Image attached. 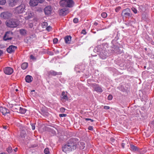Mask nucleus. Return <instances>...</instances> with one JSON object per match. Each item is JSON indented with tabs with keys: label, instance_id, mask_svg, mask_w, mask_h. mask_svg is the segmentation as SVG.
<instances>
[{
	"label": "nucleus",
	"instance_id": "40",
	"mask_svg": "<svg viewBox=\"0 0 154 154\" xmlns=\"http://www.w3.org/2000/svg\"><path fill=\"white\" fill-rule=\"evenodd\" d=\"M73 22L75 23H77L78 22V19L77 18H75L73 20Z\"/></svg>",
	"mask_w": 154,
	"mask_h": 154
},
{
	"label": "nucleus",
	"instance_id": "18",
	"mask_svg": "<svg viewBox=\"0 0 154 154\" xmlns=\"http://www.w3.org/2000/svg\"><path fill=\"white\" fill-rule=\"evenodd\" d=\"M50 75H52L54 76L61 75L62 73L61 72H57L54 70H51L49 72Z\"/></svg>",
	"mask_w": 154,
	"mask_h": 154
},
{
	"label": "nucleus",
	"instance_id": "5",
	"mask_svg": "<svg viewBox=\"0 0 154 154\" xmlns=\"http://www.w3.org/2000/svg\"><path fill=\"white\" fill-rule=\"evenodd\" d=\"M25 8V5L24 4H22L15 8L14 12L17 14H23L26 10Z\"/></svg>",
	"mask_w": 154,
	"mask_h": 154
},
{
	"label": "nucleus",
	"instance_id": "1",
	"mask_svg": "<svg viewBox=\"0 0 154 154\" xmlns=\"http://www.w3.org/2000/svg\"><path fill=\"white\" fill-rule=\"evenodd\" d=\"M79 143L78 140L75 138H71L66 144L62 147V151L66 152H69L76 149Z\"/></svg>",
	"mask_w": 154,
	"mask_h": 154
},
{
	"label": "nucleus",
	"instance_id": "23",
	"mask_svg": "<svg viewBox=\"0 0 154 154\" xmlns=\"http://www.w3.org/2000/svg\"><path fill=\"white\" fill-rule=\"evenodd\" d=\"M123 15L125 17H128L130 16V14L128 12H127L126 11V10L125 9L123 10L122 12Z\"/></svg>",
	"mask_w": 154,
	"mask_h": 154
},
{
	"label": "nucleus",
	"instance_id": "31",
	"mask_svg": "<svg viewBox=\"0 0 154 154\" xmlns=\"http://www.w3.org/2000/svg\"><path fill=\"white\" fill-rule=\"evenodd\" d=\"M138 151H139V152H140V154H144V153H145V152H146V150L144 149H141L140 150H139Z\"/></svg>",
	"mask_w": 154,
	"mask_h": 154
},
{
	"label": "nucleus",
	"instance_id": "32",
	"mask_svg": "<svg viewBox=\"0 0 154 154\" xmlns=\"http://www.w3.org/2000/svg\"><path fill=\"white\" fill-rule=\"evenodd\" d=\"M6 3V0H0V5H4Z\"/></svg>",
	"mask_w": 154,
	"mask_h": 154
},
{
	"label": "nucleus",
	"instance_id": "58",
	"mask_svg": "<svg viewBox=\"0 0 154 154\" xmlns=\"http://www.w3.org/2000/svg\"><path fill=\"white\" fill-rule=\"evenodd\" d=\"M90 120V121H91V122H93V121H94V120H93V119H91V120Z\"/></svg>",
	"mask_w": 154,
	"mask_h": 154
},
{
	"label": "nucleus",
	"instance_id": "47",
	"mask_svg": "<svg viewBox=\"0 0 154 154\" xmlns=\"http://www.w3.org/2000/svg\"><path fill=\"white\" fill-rule=\"evenodd\" d=\"M88 129L92 131L93 130V127L91 126H89L88 128Z\"/></svg>",
	"mask_w": 154,
	"mask_h": 154
},
{
	"label": "nucleus",
	"instance_id": "24",
	"mask_svg": "<svg viewBox=\"0 0 154 154\" xmlns=\"http://www.w3.org/2000/svg\"><path fill=\"white\" fill-rule=\"evenodd\" d=\"M94 89L95 91L97 92H102L103 91L102 88L98 86H96Z\"/></svg>",
	"mask_w": 154,
	"mask_h": 154
},
{
	"label": "nucleus",
	"instance_id": "17",
	"mask_svg": "<svg viewBox=\"0 0 154 154\" xmlns=\"http://www.w3.org/2000/svg\"><path fill=\"white\" fill-rule=\"evenodd\" d=\"M19 0H9V5L11 7L15 5L18 2Z\"/></svg>",
	"mask_w": 154,
	"mask_h": 154
},
{
	"label": "nucleus",
	"instance_id": "6",
	"mask_svg": "<svg viewBox=\"0 0 154 154\" xmlns=\"http://www.w3.org/2000/svg\"><path fill=\"white\" fill-rule=\"evenodd\" d=\"M44 0H30L29 2V5L34 7L37 5L39 3H42Z\"/></svg>",
	"mask_w": 154,
	"mask_h": 154
},
{
	"label": "nucleus",
	"instance_id": "11",
	"mask_svg": "<svg viewBox=\"0 0 154 154\" xmlns=\"http://www.w3.org/2000/svg\"><path fill=\"white\" fill-rule=\"evenodd\" d=\"M34 15L33 12L31 11H28L24 15V17L26 20H28L32 18Z\"/></svg>",
	"mask_w": 154,
	"mask_h": 154
},
{
	"label": "nucleus",
	"instance_id": "26",
	"mask_svg": "<svg viewBox=\"0 0 154 154\" xmlns=\"http://www.w3.org/2000/svg\"><path fill=\"white\" fill-rule=\"evenodd\" d=\"M26 109L20 107H19V112L21 114H24L26 112Z\"/></svg>",
	"mask_w": 154,
	"mask_h": 154
},
{
	"label": "nucleus",
	"instance_id": "19",
	"mask_svg": "<svg viewBox=\"0 0 154 154\" xmlns=\"http://www.w3.org/2000/svg\"><path fill=\"white\" fill-rule=\"evenodd\" d=\"M33 79L32 77L29 75H27L25 78V80L26 82L28 83H30L31 82Z\"/></svg>",
	"mask_w": 154,
	"mask_h": 154
},
{
	"label": "nucleus",
	"instance_id": "20",
	"mask_svg": "<svg viewBox=\"0 0 154 154\" xmlns=\"http://www.w3.org/2000/svg\"><path fill=\"white\" fill-rule=\"evenodd\" d=\"M64 40L66 43H69L71 40V37L70 36H67L65 37Z\"/></svg>",
	"mask_w": 154,
	"mask_h": 154
},
{
	"label": "nucleus",
	"instance_id": "35",
	"mask_svg": "<svg viewBox=\"0 0 154 154\" xmlns=\"http://www.w3.org/2000/svg\"><path fill=\"white\" fill-rule=\"evenodd\" d=\"M30 59L32 60H36V58L32 55H31L30 56Z\"/></svg>",
	"mask_w": 154,
	"mask_h": 154
},
{
	"label": "nucleus",
	"instance_id": "30",
	"mask_svg": "<svg viewBox=\"0 0 154 154\" xmlns=\"http://www.w3.org/2000/svg\"><path fill=\"white\" fill-rule=\"evenodd\" d=\"M44 152L45 154H48L50 153L49 149L48 148H45L44 150Z\"/></svg>",
	"mask_w": 154,
	"mask_h": 154
},
{
	"label": "nucleus",
	"instance_id": "3",
	"mask_svg": "<svg viewBox=\"0 0 154 154\" xmlns=\"http://www.w3.org/2000/svg\"><path fill=\"white\" fill-rule=\"evenodd\" d=\"M60 4L63 7L72 8L74 5V2L72 0H61L60 1Z\"/></svg>",
	"mask_w": 154,
	"mask_h": 154
},
{
	"label": "nucleus",
	"instance_id": "41",
	"mask_svg": "<svg viewBox=\"0 0 154 154\" xmlns=\"http://www.w3.org/2000/svg\"><path fill=\"white\" fill-rule=\"evenodd\" d=\"M81 33L84 35H85L86 34V32L85 30H82V31Z\"/></svg>",
	"mask_w": 154,
	"mask_h": 154
},
{
	"label": "nucleus",
	"instance_id": "37",
	"mask_svg": "<svg viewBox=\"0 0 154 154\" xmlns=\"http://www.w3.org/2000/svg\"><path fill=\"white\" fill-rule=\"evenodd\" d=\"M51 29V27L50 26H48L46 27V29L48 31H50Z\"/></svg>",
	"mask_w": 154,
	"mask_h": 154
},
{
	"label": "nucleus",
	"instance_id": "33",
	"mask_svg": "<svg viewBox=\"0 0 154 154\" xmlns=\"http://www.w3.org/2000/svg\"><path fill=\"white\" fill-rule=\"evenodd\" d=\"M12 151V148L11 147H9L7 149V151L8 153L11 152Z\"/></svg>",
	"mask_w": 154,
	"mask_h": 154
},
{
	"label": "nucleus",
	"instance_id": "42",
	"mask_svg": "<svg viewBox=\"0 0 154 154\" xmlns=\"http://www.w3.org/2000/svg\"><path fill=\"white\" fill-rule=\"evenodd\" d=\"M66 116V114H60L59 115V116L60 117H65Z\"/></svg>",
	"mask_w": 154,
	"mask_h": 154
},
{
	"label": "nucleus",
	"instance_id": "56",
	"mask_svg": "<svg viewBox=\"0 0 154 154\" xmlns=\"http://www.w3.org/2000/svg\"><path fill=\"white\" fill-rule=\"evenodd\" d=\"M0 154H6L4 152H2V153H0Z\"/></svg>",
	"mask_w": 154,
	"mask_h": 154
},
{
	"label": "nucleus",
	"instance_id": "59",
	"mask_svg": "<svg viewBox=\"0 0 154 154\" xmlns=\"http://www.w3.org/2000/svg\"><path fill=\"white\" fill-rule=\"evenodd\" d=\"M122 147L123 148H124V146L123 145V144H122Z\"/></svg>",
	"mask_w": 154,
	"mask_h": 154
},
{
	"label": "nucleus",
	"instance_id": "60",
	"mask_svg": "<svg viewBox=\"0 0 154 154\" xmlns=\"http://www.w3.org/2000/svg\"><path fill=\"white\" fill-rule=\"evenodd\" d=\"M35 91V90H33L32 91Z\"/></svg>",
	"mask_w": 154,
	"mask_h": 154
},
{
	"label": "nucleus",
	"instance_id": "55",
	"mask_svg": "<svg viewBox=\"0 0 154 154\" xmlns=\"http://www.w3.org/2000/svg\"><path fill=\"white\" fill-rule=\"evenodd\" d=\"M151 123L152 125H154V121H152Z\"/></svg>",
	"mask_w": 154,
	"mask_h": 154
},
{
	"label": "nucleus",
	"instance_id": "54",
	"mask_svg": "<svg viewBox=\"0 0 154 154\" xmlns=\"http://www.w3.org/2000/svg\"><path fill=\"white\" fill-rule=\"evenodd\" d=\"M151 44L152 45H154V42L152 41L151 42Z\"/></svg>",
	"mask_w": 154,
	"mask_h": 154
},
{
	"label": "nucleus",
	"instance_id": "46",
	"mask_svg": "<svg viewBox=\"0 0 154 154\" xmlns=\"http://www.w3.org/2000/svg\"><path fill=\"white\" fill-rule=\"evenodd\" d=\"M60 110L61 111L64 112L65 111V109L63 108H60Z\"/></svg>",
	"mask_w": 154,
	"mask_h": 154
},
{
	"label": "nucleus",
	"instance_id": "52",
	"mask_svg": "<svg viewBox=\"0 0 154 154\" xmlns=\"http://www.w3.org/2000/svg\"><path fill=\"white\" fill-rule=\"evenodd\" d=\"M94 25L95 26H97L98 25V23L97 22H95L94 23Z\"/></svg>",
	"mask_w": 154,
	"mask_h": 154
},
{
	"label": "nucleus",
	"instance_id": "14",
	"mask_svg": "<svg viewBox=\"0 0 154 154\" xmlns=\"http://www.w3.org/2000/svg\"><path fill=\"white\" fill-rule=\"evenodd\" d=\"M75 70L78 72H82L84 69V66L83 65H78L75 66Z\"/></svg>",
	"mask_w": 154,
	"mask_h": 154
},
{
	"label": "nucleus",
	"instance_id": "53",
	"mask_svg": "<svg viewBox=\"0 0 154 154\" xmlns=\"http://www.w3.org/2000/svg\"><path fill=\"white\" fill-rule=\"evenodd\" d=\"M85 120L86 121H89V120H91V119H89V118H86V119H85Z\"/></svg>",
	"mask_w": 154,
	"mask_h": 154
},
{
	"label": "nucleus",
	"instance_id": "34",
	"mask_svg": "<svg viewBox=\"0 0 154 154\" xmlns=\"http://www.w3.org/2000/svg\"><path fill=\"white\" fill-rule=\"evenodd\" d=\"M131 10L135 14H136L137 13V10L135 8H132Z\"/></svg>",
	"mask_w": 154,
	"mask_h": 154
},
{
	"label": "nucleus",
	"instance_id": "9",
	"mask_svg": "<svg viewBox=\"0 0 154 154\" xmlns=\"http://www.w3.org/2000/svg\"><path fill=\"white\" fill-rule=\"evenodd\" d=\"M44 11L46 15H49L51 14L53 11L51 6H48L46 7L44 9Z\"/></svg>",
	"mask_w": 154,
	"mask_h": 154
},
{
	"label": "nucleus",
	"instance_id": "16",
	"mask_svg": "<svg viewBox=\"0 0 154 154\" xmlns=\"http://www.w3.org/2000/svg\"><path fill=\"white\" fill-rule=\"evenodd\" d=\"M111 43L113 44L112 47V48H114L115 50L118 51L119 48L116 45L117 42L116 40H113L112 41Z\"/></svg>",
	"mask_w": 154,
	"mask_h": 154
},
{
	"label": "nucleus",
	"instance_id": "15",
	"mask_svg": "<svg viewBox=\"0 0 154 154\" xmlns=\"http://www.w3.org/2000/svg\"><path fill=\"white\" fill-rule=\"evenodd\" d=\"M0 111L4 115H5L6 114L9 113V110L2 107H0Z\"/></svg>",
	"mask_w": 154,
	"mask_h": 154
},
{
	"label": "nucleus",
	"instance_id": "21",
	"mask_svg": "<svg viewBox=\"0 0 154 154\" xmlns=\"http://www.w3.org/2000/svg\"><path fill=\"white\" fill-rule=\"evenodd\" d=\"M131 150L133 151H139L138 148L133 145L131 144L130 146Z\"/></svg>",
	"mask_w": 154,
	"mask_h": 154
},
{
	"label": "nucleus",
	"instance_id": "48",
	"mask_svg": "<svg viewBox=\"0 0 154 154\" xmlns=\"http://www.w3.org/2000/svg\"><path fill=\"white\" fill-rule=\"evenodd\" d=\"M29 27L31 28L33 26V25L32 24L30 23L29 24Z\"/></svg>",
	"mask_w": 154,
	"mask_h": 154
},
{
	"label": "nucleus",
	"instance_id": "49",
	"mask_svg": "<svg viewBox=\"0 0 154 154\" xmlns=\"http://www.w3.org/2000/svg\"><path fill=\"white\" fill-rule=\"evenodd\" d=\"M3 128L4 129H6L7 128V126H4L3 127Z\"/></svg>",
	"mask_w": 154,
	"mask_h": 154
},
{
	"label": "nucleus",
	"instance_id": "29",
	"mask_svg": "<svg viewBox=\"0 0 154 154\" xmlns=\"http://www.w3.org/2000/svg\"><path fill=\"white\" fill-rule=\"evenodd\" d=\"M107 14L106 12H103L101 14V17L103 18H106L107 17Z\"/></svg>",
	"mask_w": 154,
	"mask_h": 154
},
{
	"label": "nucleus",
	"instance_id": "50",
	"mask_svg": "<svg viewBox=\"0 0 154 154\" xmlns=\"http://www.w3.org/2000/svg\"><path fill=\"white\" fill-rule=\"evenodd\" d=\"M17 150V148L16 147L15 149H14V150L15 152H16Z\"/></svg>",
	"mask_w": 154,
	"mask_h": 154
},
{
	"label": "nucleus",
	"instance_id": "8",
	"mask_svg": "<svg viewBox=\"0 0 154 154\" xmlns=\"http://www.w3.org/2000/svg\"><path fill=\"white\" fill-rule=\"evenodd\" d=\"M12 32L10 31L7 32L4 36L3 39L5 41H7L11 39L12 38Z\"/></svg>",
	"mask_w": 154,
	"mask_h": 154
},
{
	"label": "nucleus",
	"instance_id": "44",
	"mask_svg": "<svg viewBox=\"0 0 154 154\" xmlns=\"http://www.w3.org/2000/svg\"><path fill=\"white\" fill-rule=\"evenodd\" d=\"M120 8H121L120 7H118V8H116L115 10L116 12H118L119 11L120 9Z\"/></svg>",
	"mask_w": 154,
	"mask_h": 154
},
{
	"label": "nucleus",
	"instance_id": "10",
	"mask_svg": "<svg viewBox=\"0 0 154 154\" xmlns=\"http://www.w3.org/2000/svg\"><path fill=\"white\" fill-rule=\"evenodd\" d=\"M4 71L5 74L9 75L13 73L14 70L12 68L7 67L4 69Z\"/></svg>",
	"mask_w": 154,
	"mask_h": 154
},
{
	"label": "nucleus",
	"instance_id": "51",
	"mask_svg": "<svg viewBox=\"0 0 154 154\" xmlns=\"http://www.w3.org/2000/svg\"><path fill=\"white\" fill-rule=\"evenodd\" d=\"M3 52L2 51L0 50V56L2 55V54Z\"/></svg>",
	"mask_w": 154,
	"mask_h": 154
},
{
	"label": "nucleus",
	"instance_id": "28",
	"mask_svg": "<svg viewBox=\"0 0 154 154\" xmlns=\"http://www.w3.org/2000/svg\"><path fill=\"white\" fill-rule=\"evenodd\" d=\"M48 25V23L46 22H43L42 23V26L43 28H45Z\"/></svg>",
	"mask_w": 154,
	"mask_h": 154
},
{
	"label": "nucleus",
	"instance_id": "43",
	"mask_svg": "<svg viewBox=\"0 0 154 154\" xmlns=\"http://www.w3.org/2000/svg\"><path fill=\"white\" fill-rule=\"evenodd\" d=\"M103 108L106 109H108L110 108V107L109 106H104Z\"/></svg>",
	"mask_w": 154,
	"mask_h": 154
},
{
	"label": "nucleus",
	"instance_id": "13",
	"mask_svg": "<svg viewBox=\"0 0 154 154\" xmlns=\"http://www.w3.org/2000/svg\"><path fill=\"white\" fill-rule=\"evenodd\" d=\"M17 48V47L16 46L11 45L7 49V51L8 53H11L14 52Z\"/></svg>",
	"mask_w": 154,
	"mask_h": 154
},
{
	"label": "nucleus",
	"instance_id": "45",
	"mask_svg": "<svg viewBox=\"0 0 154 154\" xmlns=\"http://www.w3.org/2000/svg\"><path fill=\"white\" fill-rule=\"evenodd\" d=\"M80 144L82 146V149H83L84 147H85V143L83 142H81Z\"/></svg>",
	"mask_w": 154,
	"mask_h": 154
},
{
	"label": "nucleus",
	"instance_id": "38",
	"mask_svg": "<svg viewBox=\"0 0 154 154\" xmlns=\"http://www.w3.org/2000/svg\"><path fill=\"white\" fill-rule=\"evenodd\" d=\"M112 98V96L111 95H109L108 97V99L109 100H111Z\"/></svg>",
	"mask_w": 154,
	"mask_h": 154
},
{
	"label": "nucleus",
	"instance_id": "25",
	"mask_svg": "<svg viewBox=\"0 0 154 154\" xmlns=\"http://www.w3.org/2000/svg\"><path fill=\"white\" fill-rule=\"evenodd\" d=\"M28 66V63H24L21 65V68L23 69H25Z\"/></svg>",
	"mask_w": 154,
	"mask_h": 154
},
{
	"label": "nucleus",
	"instance_id": "36",
	"mask_svg": "<svg viewBox=\"0 0 154 154\" xmlns=\"http://www.w3.org/2000/svg\"><path fill=\"white\" fill-rule=\"evenodd\" d=\"M31 126H32V130H34L35 129V124H31Z\"/></svg>",
	"mask_w": 154,
	"mask_h": 154
},
{
	"label": "nucleus",
	"instance_id": "12",
	"mask_svg": "<svg viewBox=\"0 0 154 154\" xmlns=\"http://www.w3.org/2000/svg\"><path fill=\"white\" fill-rule=\"evenodd\" d=\"M69 12V10L66 8H63L59 11V14L60 15L65 16Z\"/></svg>",
	"mask_w": 154,
	"mask_h": 154
},
{
	"label": "nucleus",
	"instance_id": "7",
	"mask_svg": "<svg viewBox=\"0 0 154 154\" xmlns=\"http://www.w3.org/2000/svg\"><path fill=\"white\" fill-rule=\"evenodd\" d=\"M12 14L8 12H4L0 14L1 17L3 19H6L11 17Z\"/></svg>",
	"mask_w": 154,
	"mask_h": 154
},
{
	"label": "nucleus",
	"instance_id": "57",
	"mask_svg": "<svg viewBox=\"0 0 154 154\" xmlns=\"http://www.w3.org/2000/svg\"><path fill=\"white\" fill-rule=\"evenodd\" d=\"M15 91H17H17H18V89H16V90H15Z\"/></svg>",
	"mask_w": 154,
	"mask_h": 154
},
{
	"label": "nucleus",
	"instance_id": "4",
	"mask_svg": "<svg viewBox=\"0 0 154 154\" xmlns=\"http://www.w3.org/2000/svg\"><path fill=\"white\" fill-rule=\"evenodd\" d=\"M7 26L11 28H14L17 27L19 25V22L16 19H12L7 20L6 22Z\"/></svg>",
	"mask_w": 154,
	"mask_h": 154
},
{
	"label": "nucleus",
	"instance_id": "39",
	"mask_svg": "<svg viewBox=\"0 0 154 154\" xmlns=\"http://www.w3.org/2000/svg\"><path fill=\"white\" fill-rule=\"evenodd\" d=\"M58 41V39L57 38H55L53 39V42L54 44H56L57 43Z\"/></svg>",
	"mask_w": 154,
	"mask_h": 154
},
{
	"label": "nucleus",
	"instance_id": "27",
	"mask_svg": "<svg viewBox=\"0 0 154 154\" xmlns=\"http://www.w3.org/2000/svg\"><path fill=\"white\" fill-rule=\"evenodd\" d=\"M62 96H63V98L66 100H67L68 98L67 95L66 94H65V93L64 91L62 92Z\"/></svg>",
	"mask_w": 154,
	"mask_h": 154
},
{
	"label": "nucleus",
	"instance_id": "2",
	"mask_svg": "<svg viewBox=\"0 0 154 154\" xmlns=\"http://www.w3.org/2000/svg\"><path fill=\"white\" fill-rule=\"evenodd\" d=\"M94 51H97L99 53V56L102 59H104L106 58L107 52L105 50L102 49L100 46L95 47L94 49Z\"/></svg>",
	"mask_w": 154,
	"mask_h": 154
},
{
	"label": "nucleus",
	"instance_id": "22",
	"mask_svg": "<svg viewBox=\"0 0 154 154\" xmlns=\"http://www.w3.org/2000/svg\"><path fill=\"white\" fill-rule=\"evenodd\" d=\"M19 32L20 34L23 36L26 35L27 34V31L24 29H20L19 30Z\"/></svg>",
	"mask_w": 154,
	"mask_h": 154
}]
</instances>
